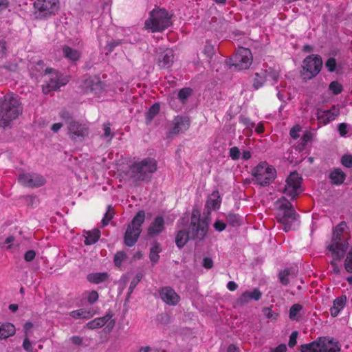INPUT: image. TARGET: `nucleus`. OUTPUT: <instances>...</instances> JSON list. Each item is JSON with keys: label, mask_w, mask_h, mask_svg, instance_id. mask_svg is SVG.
I'll use <instances>...</instances> for the list:
<instances>
[{"label": "nucleus", "mask_w": 352, "mask_h": 352, "mask_svg": "<svg viewBox=\"0 0 352 352\" xmlns=\"http://www.w3.org/2000/svg\"><path fill=\"white\" fill-rule=\"evenodd\" d=\"M200 212L198 210H193L191 215V221L189 226V232H186L184 227L188 222V217H182L177 223L179 229L177 233L175 242L179 248H182L188 241L190 236L202 239L205 237L209 224L208 218L200 219Z\"/></svg>", "instance_id": "nucleus-1"}, {"label": "nucleus", "mask_w": 352, "mask_h": 352, "mask_svg": "<svg viewBox=\"0 0 352 352\" xmlns=\"http://www.w3.org/2000/svg\"><path fill=\"white\" fill-rule=\"evenodd\" d=\"M350 238L349 229L345 222L342 221L338 224L333 232L331 242L327 245V250L330 254L332 261L331 265L333 271L336 274L340 272V267L337 261H341L349 248L348 240Z\"/></svg>", "instance_id": "nucleus-2"}, {"label": "nucleus", "mask_w": 352, "mask_h": 352, "mask_svg": "<svg viewBox=\"0 0 352 352\" xmlns=\"http://www.w3.org/2000/svg\"><path fill=\"white\" fill-rule=\"evenodd\" d=\"M276 219L282 226L285 232L294 229L298 225V214L294 209L292 204L285 198H281L276 202Z\"/></svg>", "instance_id": "nucleus-3"}, {"label": "nucleus", "mask_w": 352, "mask_h": 352, "mask_svg": "<svg viewBox=\"0 0 352 352\" xmlns=\"http://www.w3.org/2000/svg\"><path fill=\"white\" fill-rule=\"evenodd\" d=\"M21 112L22 107L18 96L12 94L5 96L0 101V126L8 125Z\"/></svg>", "instance_id": "nucleus-4"}, {"label": "nucleus", "mask_w": 352, "mask_h": 352, "mask_svg": "<svg viewBox=\"0 0 352 352\" xmlns=\"http://www.w3.org/2000/svg\"><path fill=\"white\" fill-rule=\"evenodd\" d=\"M171 25L170 16L165 9L156 8L149 13L144 28L152 32H162Z\"/></svg>", "instance_id": "nucleus-5"}, {"label": "nucleus", "mask_w": 352, "mask_h": 352, "mask_svg": "<svg viewBox=\"0 0 352 352\" xmlns=\"http://www.w3.org/2000/svg\"><path fill=\"white\" fill-rule=\"evenodd\" d=\"M157 169V163L154 159L146 158L135 162L128 172L129 177L138 181H143L149 177Z\"/></svg>", "instance_id": "nucleus-6"}, {"label": "nucleus", "mask_w": 352, "mask_h": 352, "mask_svg": "<svg viewBox=\"0 0 352 352\" xmlns=\"http://www.w3.org/2000/svg\"><path fill=\"white\" fill-rule=\"evenodd\" d=\"M252 175L257 184L265 186L274 180L276 177V170L267 162H261L253 168Z\"/></svg>", "instance_id": "nucleus-7"}, {"label": "nucleus", "mask_w": 352, "mask_h": 352, "mask_svg": "<svg viewBox=\"0 0 352 352\" xmlns=\"http://www.w3.org/2000/svg\"><path fill=\"white\" fill-rule=\"evenodd\" d=\"M144 219L145 212L143 210H140L128 226L124 235V243L127 246H133L138 241L142 231L141 226Z\"/></svg>", "instance_id": "nucleus-8"}, {"label": "nucleus", "mask_w": 352, "mask_h": 352, "mask_svg": "<svg viewBox=\"0 0 352 352\" xmlns=\"http://www.w3.org/2000/svg\"><path fill=\"white\" fill-rule=\"evenodd\" d=\"M82 94L89 96V99L100 98L102 92V87L100 79L96 76L85 78L80 85Z\"/></svg>", "instance_id": "nucleus-9"}, {"label": "nucleus", "mask_w": 352, "mask_h": 352, "mask_svg": "<svg viewBox=\"0 0 352 352\" xmlns=\"http://www.w3.org/2000/svg\"><path fill=\"white\" fill-rule=\"evenodd\" d=\"M322 61L320 56L311 55L307 56L303 61L302 75L305 78H311L316 76L320 71Z\"/></svg>", "instance_id": "nucleus-10"}, {"label": "nucleus", "mask_w": 352, "mask_h": 352, "mask_svg": "<svg viewBox=\"0 0 352 352\" xmlns=\"http://www.w3.org/2000/svg\"><path fill=\"white\" fill-rule=\"evenodd\" d=\"M302 177L296 172H292L286 179L284 194L292 199H295L302 192Z\"/></svg>", "instance_id": "nucleus-11"}, {"label": "nucleus", "mask_w": 352, "mask_h": 352, "mask_svg": "<svg viewBox=\"0 0 352 352\" xmlns=\"http://www.w3.org/2000/svg\"><path fill=\"white\" fill-rule=\"evenodd\" d=\"M252 63V55L248 48L239 47L232 58V65L236 69H246Z\"/></svg>", "instance_id": "nucleus-12"}, {"label": "nucleus", "mask_w": 352, "mask_h": 352, "mask_svg": "<svg viewBox=\"0 0 352 352\" xmlns=\"http://www.w3.org/2000/svg\"><path fill=\"white\" fill-rule=\"evenodd\" d=\"M280 74L278 69L269 68L268 70L256 73L253 80V86L255 89L261 87L265 80H272L273 83L278 82Z\"/></svg>", "instance_id": "nucleus-13"}, {"label": "nucleus", "mask_w": 352, "mask_h": 352, "mask_svg": "<svg viewBox=\"0 0 352 352\" xmlns=\"http://www.w3.org/2000/svg\"><path fill=\"white\" fill-rule=\"evenodd\" d=\"M68 135L74 141H81L88 135V127L85 124L71 120L68 122Z\"/></svg>", "instance_id": "nucleus-14"}, {"label": "nucleus", "mask_w": 352, "mask_h": 352, "mask_svg": "<svg viewBox=\"0 0 352 352\" xmlns=\"http://www.w3.org/2000/svg\"><path fill=\"white\" fill-rule=\"evenodd\" d=\"M58 0H36L34 2V7L43 16L54 14L59 7Z\"/></svg>", "instance_id": "nucleus-15"}, {"label": "nucleus", "mask_w": 352, "mask_h": 352, "mask_svg": "<svg viewBox=\"0 0 352 352\" xmlns=\"http://www.w3.org/2000/svg\"><path fill=\"white\" fill-rule=\"evenodd\" d=\"M18 180L22 185L29 187H39L45 182L42 176L33 173H25L19 175Z\"/></svg>", "instance_id": "nucleus-16"}, {"label": "nucleus", "mask_w": 352, "mask_h": 352, "mask_svg": "<svg viewBox=\"0 0 352 352\" xmlns=\"http://www.w3.org/2000/svg\"><path fill=\"white\" fill-rule=\"evenodd\" d=\"M340 114V108L338 106H333L328 110H318L316 113L317 119L319 123L327 124L336 120Z\"/></svg>", "instance_id": "nucleus-17"}, {"label": "nucleus", "mask_w": 352, "mask_h": 352, "mask_svg": "<svg viewBox=\"0 0 352 352\" xmlns=\"http://www.w3.org/2000/svg\"><path fill=\"white\" fill-rule=\"evenodd\" d=\"M46 73L50 74L47 87L50 89H57L61 86L66 85L69 81V77L64 76L58 72L52 71V69H47Z\"/></svg>", "instance_id": "nucleus-18"}, {"label": "nucleus", "mask_w": 352, "mask_h": 352, "mask_svg": "<svg viewBox=\"0 0 352 352\" xmlns=\"http://www.w3.org/2000/svg\"><path fill=\"white\" fill-rule=\"evenodd\" d=\"M277 97L283 101L286 102L290 100L294 94V89L291 86H288L287 81L281 80L279 85L276 87Z\"/></svg>", "instance_id": "nucleus-19"}, {"label": "nucleus", "mask_w": 352, "mask_h": 352, "mask_svg": "<svg viewBox=\"0 0 352 352\" xmlns=\"http://www.w3.org/2000/svg\"><path fill=\"white\" fill-rule=\"evenodd\" d=\"M160 297L164 302L170 305H177L180 300L179 296L174 289L169 287H166L162 289L160 292Z\"/></svg>", "instance_id": "nucleus-20"}, {"label": "nucleus", "mask_w": 352, "mask_h": 352, "mask_svg": "<svg viewBox=\"0 0 352 352\" xmlns=\"http://www.w3.org/2000/svg\"><path fill=\"white\" fill-rule=\"evenodd\" d=\"M221 203L219 192L213 191L208 197L206 203V209L209 213L212 210H216L219 208Z\"/></svg>", "instance_id": "nucleus-21"}, {"label": "nucleus", "mask_w": 352, "mask_h": 352, "mask_svg": "<svg viewBox=\"0 0 352 352\" xmlns=\"http://www.w3.org/2000/svg\"><path fill=\"white\" fill-rule=\"evenodd\" d=\"M261 296V293L257 289L252 291H246L238 299V303L241 305L248 303L250 300H258Z\"/></svg>", "instance_id": "nucleus-22"}, {"label": "nucleus", "mask_w": 352, "mask_h": 352, "mask_svg": "<svg viewBox=\"0 0 352 352\" xmlns=\"http://www.w3.org/2000/svg\"><path fill=\"white\" fill-rule=\"evenodd\" d=\"M190 126L189 120L187 118L177 117L174 120V126L171 133H179L186 131Z\"/></svg>", "instance_id": "nucleus-23"}, {"label": "nucleus", "mask_w": 352, "mask_h": 352, "mask_svg": "<svg viewBox=\"0 0 352 352\" xmlns=\"http://www.w3.org/2000/svg\"><path fill=\"white\" fill-rule=\"evenodd\" d=\"M174 54L171 49L167 48L159 58V65L163 68L170 67L173 62Z\"/></svg>", "instance_id": "nucleus-24"}, {"label": "nucleus", "mask_w": 352, "mask_h": 352, "mask_svg": "<svg viewBox=\"0 0 352 352\" xmlns=\"http://www.w3.org/2000/svg\"><path fill=\"white\" fill-rule=\"evenodd\" d=\"M164 221L160 216L157 217L154 221L151 223L148 233L150 236H155L159 234L164 230Z\"/></svg>", "instance_id": "nucleus-25"}, {"label": "nucleus", "mask_w": 352, "mask_h": 352, "mask_svg": "<svg viewBox=\"0 0 352 352\" xmlns=\"http://www.w3.org/2000/svg\"><path fill=\"white\" fill-rule=\"evenodd\" d=\"M346 296H341L336 298L333 301L332 307L330 309V312L332 316H337L340 311L343 309L346 304Z\"/></svg>", "instance_id": "nucleus-26"}, {"label": "nucleus", "mask_w": 352, "mask_h": 352, "mask_svg": "<svg viewBox=\"0 0 352 352\" xmlns=\"http://www.w3.org/2000/svg\"><path fill=\"white\" fill-rule=\"evenodd\" d=\"M109 278L107 272H94L88 274L87 280L94 284H99L106 281Z\"/></svg>", "instance_id": "nucleus-27"}, {"label": "nucleus", "mask_w": 352, "mask_h": 352, "mask_svg": "<svg viewBox=\"0 0 352 352\" xmlns=\"http://www.w3.org/2000/svg\"><path fill=\"white\" fill-rule=\"evenodd\" d=\"M85 245H93L96 243L100 237V231L98 229L85 232Z\"/></svg>", "instance_id": "nucleus-28"}, {"label": "nucleus", "mask_w": 352, "mask_h": 352, "mask_svg": "<svg viewBox=\"0 0 352 352\" xmlns=\"http://www.w3.org/2000/svg\"><path fill=\"white\" fill-rule=\"evenodd\" d=\"M111 317L112 316L108 314L104 317L95 318L87 323V327L91 329L103 327L109 320H110Z\"/></svg>", "instance_id": "nucleus-29"}, {"label": "nucleus", "mask_w": 352, "mask_h": 352, "mask_svg": "<svg viewBox=\"0 0 352 352\" xmlns=\"http://www.w3.org/2000/svg\"><path fill=\"white\" fill-rule=\"evenodd\" d=\"M15 333L14 326L9 322L0 325V338H6Z\"/></svg>", "instance_id": "nucleus-30"}, {"label": "nucleus", "mask_w": 352, "mask_h": 352, "mask_svg": "<svg viewBox=\"0 0 352 352\" xmlns=\"http://www.w3.org/2000/svg\"><path fill=\"white\" fill-rule=\"evenodd\" d=\"M63 52L65 58L71 61H76L80 57V52L68 46L63 47Z\"/></svg>", "instance_id": "nucleus-31"}, {"label": "nucleus", "mask_w": 352, "mask_h": 352, "mask_svg": "<svg viewBox=\"0 0 352 352\" xmlns=\"http://www.w3.org/2000/svg\"><path fill=\"white\" fill-rule=\"evenodd\" d=\"M345 174L339 168L333 170L330 174V179L334 184L339 185L345 179Z\"/></svg>", "instance_id": "nucleus-32"}, {"label": "nucleus", "mask_w": 352, "mask_h": 352, "mask_svg": "<svg viewBox=\"0 0 352 352\" xmlns=\"http://www.w3.org/2000/svg\"><path fill=\"white\" fill-rule=\"evenodd\" d=\"M69 316L75 319H88L91 318L93 316V314L89 310H87L85 309H80L78 310L71 311L69 313Z\"/></svg>", "instance_id": "nucleus-33"}, {"label": "nucleus", "mask_w": 352, "mask_h": 352, "mask_svg": "<svg viewBox=\"0 0 352 352\" xmlns=\"http://www.w3.org/2000/svg\"><path fill=\"white\" fill-rule=\"evenodd\" d=\"M161 250V248L158 243H155L152 245L150 251V259L153 263L157 262L160 258L159 253Z\"/></svg>", "instance_id": "nucleus-34"}, {"label": "nucleus", "mask_w": 352, "mask_h": 352, "mask_svg": "<svg viewBox=\"0 0 352 352\" xmlns=\"http://www.w3.org/2000/svg\"><path fill=\"white\" fill-rule=\"evenodd\" d=\"M204 54L210 59L215 53V47L210 41H207L203 50Z\"/></svg>", "instance_id": "nucleus-35"}, {"label": "nucleus", "mask_w": 352, "mask_h": 352, "mask_svg": "<svg viewBox=\"0 0 352 352\" xmlns=\"http://www.w3.org/2000/svg\"><path fill=\"white\" fill-rule=\"evenodd\" d=\"M302 309V306L299 304L294 305L289 310V318L292 320L299 318V314Z\"/></svg>", "instance_id": "nucleus-36"}, {"label": "nucleus", "mask_w": 352, "mask_h": 352, "mask_svg": "<svg viewBox=\"0 0 352 352\" xmlns=\"http://www.w3.org/2000/svg\"><path fill=\"white\" fill-rule=\"evenodd\" d=\"M342 85L338 81H333L329 86V90L333 94L338 95L342 91Z\"/></svg>", "instance_id": "nucleus-37"}, {"label": "nucleus", "mask_w": 352, "mask_h": 352, "mask_svg": "<svg viewBox=\"0 0 352 352\" xmlns=\"http://www.w3.org/2000/svg\"><path fill=\"white\" fill-rule=\"evenodd\" d=\"M160 111V105L157 103L152 105L146 114V119L151 121Z\"/></svg>", "instance_id": "nucleus-38"}, {"label": "nucleus", "mask_w": 352, "mask_h": 352, "mask_svg": "<svg viewBox=\"0 0 352 352\" xmlns=\"http://www.w3.org/2000/svg\"><path fill=\"white\" fill-rule=\"evenodd\" d=\"M126 255L124 252H118L114 256V264L117 267H120L122 263L126 260Z\"/></svg>", "instance_id": "nucleus-39"}, {"label": "nucleus", "mask_w": 352, "mask_h": 352, "mask_svg": "<svg viewBox=\"0 0 352 352\" xmlns=\"http://www.w3.org/2000/svg\"><path fill=\"white\" fill-rule=\"evenodd\" d=\"M345 269L348 272H352V248L347 254L344 263Z\"/></svg>", "instance_id": "nucleus-40"}, {"label": "nucleus", "mask_w": 352, "mask_h": 352, "mask_svg": "<svg viewBox=\"0 0 352 352\" xmlns=\"http://www.w3.org/2000/svg\"><path fill=\"white\" fill-rule=\"evenodd\" d=\"M34 342H31L29 339L25 337L23 342V347L27 352H36L34 349Z\"/></svg>", "instance_id": "nucleus-41"}, {"label": "nucleus", "mask_w": 352, "mask_h": 352, "mask_svg": "<svg viewBox=\"0 0 352 352\" xmlns=\"http://www.w3.org/2000/svg\"><path fill=\"white\" fill-rule=\"evenodd\" d=\"M98 297L99 295L96 291H91L87 292V301L91 304L96 302L98 300Z\"/></svg>", "instance_id": "nucleus-42"}, {"label": "nucleus", "mask_w": 352, "mask_h": 352, "mask_svg": "<svg viewBox=\"0 0 352 352\" xmlns=\"http://www.w3.org/2000/svg\"><path fill=\"white\" fill-rule=\"evenodd\" d=\"M229 155L233 160H237L240 157L241 152L238 147L233 146L230 148Z\"/></svg>", "instance_id": "nucleus-43"}, {"label": "nucleus", "mask_w": 352, "mask_h": 352, "mask_svg": "<svg viewBox=\"0 0 352 352\" xmlns=\"http://www.w3.org/2000/svg\"><path fill=\"white\" fill-rule=\"evenodd\" d=\"M113 215V209L111 208L110 206H109L108 210H107V212L105 213L104 218L102 220V223L103 226H107L109 223V222L112 219Z\"/></svg>", "instance_id": "nucleus-44"}, {"label": "nucleus", "mask_w": 352, "mask_h": 352, "mask_svg": "<svg viewBox=\"0 0 352 352\" xmlns=\"http://www.w3.org/2000/svg\"><path fill=\"white\" fill-rule=\"evenodd\" d=\"M290 276V272L289 270H284L279 274V279L282 284L287 285L289 283V277Z\"/></svg>", "instance_id": "nucleus-45"}, {"label": "nucleus", "mask_w": 352, "mask_h": 352, "mask_svg": "<svg viewBox=\"0 0 352 352\" xmlns=\"http://www.w3.org/2000/svg\"><path fill=\"white\" fill-rule=\"evenodd\" d=\"M191 92L192 90L189 88L182 89L178 93V98L182 101H184L191 94Z\"/></svg>", "instance_id": "nucleus-46"}, {"label": "nucleus", "mask_w": 352, "mask_h": 352, "mask_svg": "<svg viewBox=\"0 0 352 352\" xmlns=\"http://www.w3.org/2000/svg\"><path fill=\"white\" fill-rule=\"evenodd\" d=\"M341 162L343 166L351 168L352 167V155H345L342 157Z\"/></svg>", "instance_id": "nucleus-47"}, {"label": "nucleus", "mask_w": 352, "mask_h": 352, "mask_svg": "<svg viewBox=\"0 0 352 352\" xmlns=\"http://www.w3.org/2000/svg\"><path fill=\"white\" fill-rule=\"evenodd\" d=\"M325 65L329 72H334L336 70V60L333 58H329L327 60V61L326 62Z\"/></svg>", "instance_id": "nucleus-48"}, {"label": "nucleus", "mask_w": 352, "mask_h": 352, "mask_svg": "<svg viewBox=\"0 0 352 352\" xmlns=\"http://www.w3.org/2000/svg\"><path fill=\"white\" fill-rule=\"evenodd\" d=\"M301 131V128L298 125L294 126L291 130H290V135L292 138L296 139L300 135V132Z\"/></svg>", "instance_id": "nucleus-49"}, {"label": "nucleus", "mask_w": 352, "mask_h": 352, "mask_svg": "<svg viewBox=\"0 0 352 352\" xmlns=\"http://www.w3.org/2000/svg\"><path fill=\"white\" fill-rule=\"evenodd\" d=\"M104 138H106L108 139V141H109L112 137L113 134L111 133V128L109 126V124H104Z\"/></svg>", "instance_id": "nucleus-50"}, {"label": "nucleus", "mask_w": 352, "mask_h": 352, "mask_svg": "<svg viewBox=\"0 0 352 352\" xmlns=\"http://www.w3.org/2000/svg\"><path fill=\"white\" fill-rule=\"evenodd\" d=\"M298 333L296 331H294L292 333V334L289 336V346L290 347H293L296 344V340H297Z\"/></svg>", "instance_id": "nucleus-51"}, {"label": "nucleus", "mask_w": 352, "mask_h": 352, "mask_svg": "<svg viewBox=\"0 0 352 352\" xmlns=\"http://www.w3.org/2000/svg\"><path fill=\"white\" fill-rule=\"evenodd\" d=\"M338 131L341 136H344L348 132V126L344 123L338 125Z\"/></svg>", "instance_id": "nucleus-52"}, {"label": "nucleus", "mask_w": 352, "mask_h": 352, "mask_svg": "<svg viewBox=\"0 0 352 352\" xmlns=\"http://www.w3.org/2000/svg\"><path fill=\"white\" fill-rule=\"evenodd\" d=\"M241 123H243L247 129H252L254 126V124L248 118H243L241 119Z\"/></svg>", "instance_id": "nucleus-53"}, {"label": "nucleus", "mask_w": 352, "mask_h": 352, "mask_svg": "<svg viewBox=\"0 0 352 352\" xmlns=\"http://www.w3.org/2000/svg\"><path fill=\"white\" fill-rule=\"evenodd\" d=\"M214 228H215L216 230L221 232L226 228V224L221 221H217L214 223Z\"/></svg>", "instance_id": "nucleus-54"}, {"label": "nucleus", "mask_w": 352, "mask_h": 352, "mask_svg": "<svg viewBox=\"0 0 352 352\" xmlns=\"http://www.w3.org/2000/svg\"><path fill=\"white\" fill-rule=\"evenodd\" d=\"M35 255L36 253L34 251L29 250L25 254L24 258L26 261H31L34 258Z\"/></svg>", "instance_id": "nucleus-55"}, {"label": "nucleus", "mask_w": 352, "mask_h": 352, "mask_svg": "<svg viewBox=\"0 0 352 352\" xmlns=\"http://www.w3.org/2000/svg\"><path fill=\"white\" fill-rule=\"evenodd\" d=\"M203 265L206 269H210L213 265V262L211 258L206 257L203 259Z\"/></svg>", "instance_id": "nucleus-56"}, {"label": "nucleus", "mask_w": 352, "mask_h": 352, "mask_svg": "<svg viewBox=\"0 0 352 352\" xmlns=\"http://www.w3.org/2000/svg\"><path fill=\"white\" fill-rule=\"evenodd\" d=\"M120 44V42L119 41H113L107 44V47L109 52H111L116 46Z\"/></svg>", "instance_id": "nucleus-57"}, {"label": "nucleus", "mask_w": 352, "mask_h": 352, "mask_svg": "<svg viewBox=\"0 0 352 352\" xmlns=\"http://www.w3.org/2000/svg\"><path fill=\"white\" fill-rule=\"evenodd\" d=\"M120 44V42L119 41H113L107 44V47L109 52H111L116 46Z\"/></svg>", "instance_id": "nucleus-58"}, {"label": "nucleus", "mask_w": 352, "mask_h": 352, "mask_svg": "<svg viewBox=\"0 0 352 352\" xmlns=\"http://www.w3.org/2000/svg\"><path fill=\"white\" fill-rule=\"evenodd\" d=\"M69 340L75 345H80L82 343V338L79 336H73Z\"/></svg>", "instance_id": "nucleus-59"}, {"label": "nucleus", "mask_w": 352, "mask_h": 352, "mask_svg": "<svg viewBox=\"0 0 352 352\" xmlns=\"http://www.w3.org/2000/svg\"><path fill=\"white\" fill-rule=\"evenodd\" d=\"M287 350V346L285 344H280L274 349L272 350V352H285Z\"/></svg>", "instance_id": "nucleus-60"}, {"label": "nucleus", "mask_w": 352, "mask_h": 352, "mask_svg": "<svg viewBox=\"0 0 352 352\" xmlns=\"http://www.w3.org/2000/svg\"><path fill=\"white\" fill-rule=\"evenodd\" d=\"M265 314L267 318H272L273 319L276 318V314L274 311H272L270 309H266L265 310Z\"/></svg>", "instance_id": "nucleus-61"}, {"label": "nucleus", "mask_w": 352, "mask_h": 352, "mask_svg": "<svg viewBox=\"0 0 352 352\" xmlns=\"http://www.w3.org/2000/svg\"><path fill=\"white\" fill-rule=\"evenodd\" d=\"M227 287L230 291H234L237 288V285L234 281H230L227 284Z\"/></svg>", "instance_id": "nucleus-62"}, {"label": "nucleus", "mask_w": 352, "mask_h": 352, "mask_svg": "<svg viewBox=\"0 0 352 352\" xmlns=\"http://www.w3.org/2000/svg\"><path fill=\"white\" fill-rule=\"evenodd\" d=\"M138 283H139V280L133 279L131 281L129 288V290L131 293L133 292V289H135V287H136V285H138Z\"/></svg>", "instance_id": "nucleus-63"}, {"label": "nucleus", "mask_w": 352, "mask_h": 352, "mask_svg": "<svg viewBox=\"0 0 352 352\" xmlns=\"http://www.w3.org/2000/svg\"><path fill=\"white\" fill-rule=\"evenodd\" d=\"M61 127H62V124H60V123H55V124H54L52 126V130L54 132H57V131H58L60 129Z\"/></svg>", "instance_id": "nucleus-64"}]
</instances>
